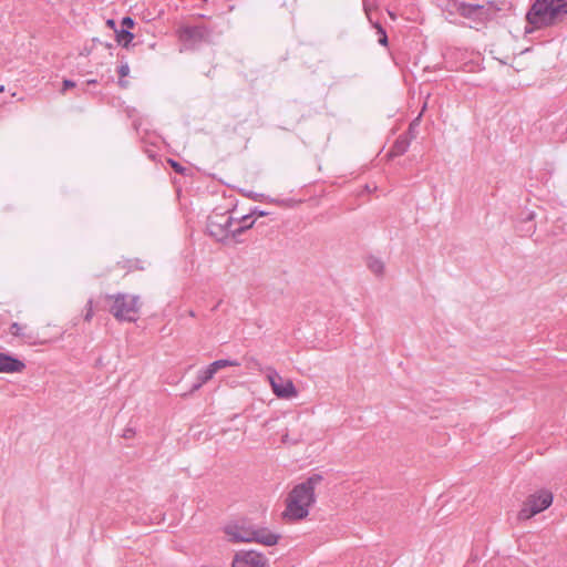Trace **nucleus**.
Masks as SVG:
<instances>
[{"mask_svg":"<svg viewBox=\"0 0 567 567\" xmlns=\"http://www.w3.org/2000/svg\"><path fill=\"white\" fill-rule=\"evenodd\" d=\"M375 29L379 34V43L382 45H388V35H386L384 29L380 24H375Z\"/></svg>","mask_w":567,"mask_h":567,"instance_id":"nucleus-18","label":"nucleus"},{"mask_svg":"<svg viewBox=\"0 0 567 567\" xmlns=\"http://www.w3.org/2000/svg\"><path fill=\"white\" fill-rule=\"evenodd\" d=\"M3 91H4V86H3V85H1V86H0V92H3Z\"/></svg>","mask_w":567,"mask_h":567,"instance_id":"nucleus-26","label":"nucleus"},{"mask_svg":"<svg viewBox=\"0 0 567 567\" xmlns=\"http://www.w3.org/2000/svg\"><path fill=\"white\" fill-rule=\"evenodd\" d=\"M323 481V475L313 473L293 485L284 501L285 508L281 512V519L287 524H295L307 519L317 502L316 492Z\"/></svg>","mask_w":567,"mask_h":567,"instance_id":"nucleus-1","label":"nucleus"},{"mask_svg":"<svg viewBox=\"0 0 567 567\" xmlns=\"http://www.w3.org/2000/svg\"><path fill=\"white\" fill-rule=\"evenodd\" d=\"M254 220H250L249 216H243L241 220L235 223L233 217L220 215L215 218H210L208 227L210 233L215 236H224L227 234L235 235L244 229L250 228Z\"/></svg>","mask_w":567,"mask_h":567,"instance_id":"nucleus-5","label":"nucleus"},{"mask_svg":"<svg viewBox=\"0 0 567 567\" xmlns=\"http://www.w3.org/2000/svg\"><path fill=\"white\" fill-rule=\"evenodd\" d=\"M216 373L212 370L209 365H207L204 370L199 372L198 380L200 384L207 383L209 380L214 378Z\"/></svg>","mask_w":567,"mask_h":567,"instance_id":"nucleus-15","label":"nucleus"},{"mask_svg":"<svg viewBox=\"0 0 567 567\" xmlns=\"http://www.w3.org/2000/svg\"><path fill=\"white\" fill-rule=\"evenodd\" d=\"M74 86H75L74 82H72L70 80H64L63 81V90H62V92L64 93L66 90L72 89Z\"/></svg>","mask_w":567,"mask_h":567,"instance_id":"nucleus-23","label":"nucleus"},{"mask_svg":"<svg viewBox=\"0 0 567 567\" xmlns=\"http://www.w3.org/2000/svg\"><path fill=\"white\" fill-rule=\"evenodd\" d=\"M274 394L279 399H293L298 395L293 382L290 379H285L278 373H271L267 377Z\"/></svg>","mask_w":567,"mask_h":567,"instance_id":"nucleus-7","label":"nucleus"},{"mask_svg":"<svg viewBox=\"0 0 567 567\" xmlns=\"http://www.w3.org/2000/svg\"><path fill=\"white\" fill-rule=\"evenodd\" d=\"M169 163H171L172 167H173L176 172L182 173V172L184 171V169H183V167H182L178 163H176V162H174V161H169Z\"/></svg>","mask_w":567,"mask_h":567,"instance_id":"nucleus-24","label":"nucleus"},{"mask_svg":"<svg viewBox=\"0 0 567 567\" xmlns=\"http://www.w3.org/2000/svg\"><path fill=\"white\" fill-rule=\"evenodd\" d=\"M142 269L143 266L138 259L122 258L110 268V274L114 275L115 278H124L126 275Z\"/></svg>","mask_w":567,"mask_h":567,"instance_id":"nucleus-9","label":"nucleus"},{"mask_svg":"<svg viewBox=\"0 0 567 567\" xmlns=\"http://www.w3.org/2000/svg\"><path fill=\"white\" fill-rule=\"evenodd\" d=\"M554 501V495L548 489H539L529 494L523 502L517 513V519L528 520L537 514L547 509Z\"/></svg>","mask_w":567,"mask_h":567,"instance_id":"nucleus-4","label":"nucleus"},{"mask_svg":"<svg viewBox=\"0 0 567 567\" xmlns=\"http://www.w3.org/2000/svg\"><path fill=\"white\" fill-rule=\"evenodd\" d=\"M110 312L120 321L134 322L140 316L141 302L137 296L116 293L106 297Z\"/></svg>","mask_w":567,"mask_h":567,"instance_id":"nucleus-3","label":"nucleus"},{"mask_svg":"<svg viewBox=\"0 0 567 567\" xmlns=\"http://www.w3.org/2000/svg\"><path fill=\"white\" fill-rule=\"evenodd\" d=\"M280 535L276 534L275 532L265 528V527H255L254 526V535H252V543H258L264 546H275L279 543Z\"/></svg>","mask_w":567,"mask_h":567,"instance_id":"nucleus-10","label":"nucleus"},{"mask_svg":"<svg viewBox=\"0 0 567 567\" xmlns=\"http://www.w3.org/2000/svg\"><path fill=\"white\" fill-rule=\"evenodd\" d=\"M369 268L377 275L382 274L383 271V265L381 261L377 259H372L369 262Z\"/></svg>","mask_w":567,"mask_h":567,"instance_id":"nucleus-17","label":"nucleus"},{"mask_svg":"<svg viewBox=\"0 0 567 567\" xmlns=\"http://www.w3.org/2000/svg\"><path fill=\"white\" fill-rule=\"evenodd\" d=\"M122 25L123 27H126L127 29H132L134 27V21L132 18L130 17H125L123 20H122Z\"/></svg>","mask_w":567,"mask_h":567,"instance_id":"nucleus-22","label":"nucleus"},{"mask_svg":"<svg viewBox=\"0 0 567 567\" xmlns=\"http://www.w3.org/2000/svg\"><path fill=\"white\" fill-rule=\"evenodd\" d=\"M24 330H25V328L17 322H14L10 327L11 334L17 336V337L29 338V334H27Z\"/></svg>","mask_w":567,"mask_h":567,"instance_id":"nucleus-16","label":"nucleus"},{"mask_svg":"<svg viewBox=\"0 0 567 567\" xmlns=\"http://www.w3.org/2000/svg\"><path fill=\"white\" fill-rule=\"evenodd\" d=\"M238 365H239V363L237 361L226 360V359L216 360L209 364V367L212 368V370L215 373H217L221 369H225L228 367H238Z\"/></svg>","mask_w":567,"mask_h":567,"instance_id":"nucleus-12","label":"nucleus"},{"mask_svg":"<svg viewBox=\"0 0 567 567\" xmlns=\"http://www.w3.org/2000/svg\"><path fill=\"white\" fill-rule=\"evenodd\" d=\"M408 143L405 141H396L394 148L398 150L400 154L404 153L406 150Z\"/></svg>","mask_w":567,"mask_h":567,"instance_id":"nucleus-20","label":"nucleus"},{"mask_svg":"<svg viewBox=\"0 0 567 567\" xmlns=\"http://www.w3.org/2000/svg\"><path fill=\"white\" fill-rule=\"evenodd\" d=\"M483 7L475 4H463L460 8L461 14L465 18L474 17L478 11H481Z\"/></svg>","mask_w":567,"mask_h":567,"instance_id":"nucleus-14","label":"nucleus"},{"mask_svg":"<svg viewBox=\"0 0 567 567\" xmlns=\"http://www.w3.org/2000/svg\"><path fill=\"white\" fill-rule=\"evenodd\" d=\"M106 25H107L110 29L114 30V31H116V30H117V29H116V23H115V21H114V20H112V19H109V20L106 21Z\"/></svg>","mask_w":567,"mask_h":567,"instance_id":"nucleus-25","label":"nucleus"},{"mask_svg":"<svg viewBox=\"0 0 567 567\" xmlns=\"http://www.w3.org/2000/svg\"><path fill=\"white\" fill-rule=\"evenodd\" d=\"M567 13V0H536L527 13L528 22L535 28L550 25Z\"/></svg>","mask_w":567,"mask_h":567,"instance_id":"nucleus-2","label":"nucleus"},{"mask_svg":"<svg viewBox=\"0 0 567 567\" xmlns=\"http://www.w3.org/2000/svg\"><path fill=\"white\" fill-rule=\"evenodd\" d=\"M93 316H94L93 303H92V301H89L86 305V313L84 316V320L90 322L92 320Z\"/></svg>","mask_w":567,"mask_h":567,"instance_id":"nucleus-19","label":"nucleus"},{"mask_svg":"<svg viewBox=\"0 0 567 567\" xmlns=\"http://www.w3.org/2000/svg\"><path fill=\"white\" fill-rule=\"evenodd\" d=\"M24 368L22 361L0 352V373H20Z\"/></svg>","mask_w":567,"mask_h":567,"instance_id":"nucleus-11","label":"nucleus"},{"mask_svg":"<svg viewBox=\"0 0 567 567\" xmlns=\"http://www.w3.org/2000/svg\"><path fill=\"white\" fill-rule=\"evenodd\" d=\"M228 542L234 544L252 543L254 526L246 523H229L224 527Z\"/></svg>","mask_w":567,"mask_h":567,"instance_id":"nucleus-6","label":"nucleus"},{"mask_svg":"<svg viewBox=\"0 0 567 567\" xmlns=\"http://www.w3.org/2000/svg\"><path fill=\"white\" fill-rule=\"evenodd\" d=\"M115 33L117 43L122 44L123 47H127L134 38L133 33L127 30H116Z\"/></svg>","mask_w":567,"mask_h":567,"instance_id":"nucleus-13","label":"nucleus"},{"mask_svg":"<svg viewBox=\"0 0 567 567\" xmlns=\"http://www.w3.org/2000/svg\"><path fill=\"white\" fill-rule=\"evenodd\" d=\"M231 567H269L267 557L256 550H239L234 555Z\"/></svg>","mask_w":567,"mask_h":567,"instance_id":"nucleus-8","label":"nucleus"},{"mask_svg":"<svg viewBox=\"0 0 567 567\" xmlns=\"http://www.w3.org/2000/svg\"><path fill=\"white\" fill-rule=\"evenodd\" d=\"M130 74V66L127 64H123L118 69L120 78H125Z\"/></svg>","mask_w":567,"mask_h":567,"instance_id":"nucleus-21","label":"nucleus"}]
</instances>
